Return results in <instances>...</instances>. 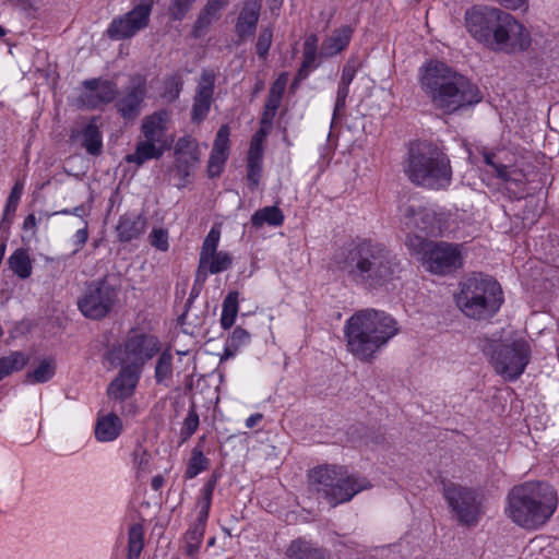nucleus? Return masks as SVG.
<instances>
[{
	"label": "nucleus",
	"mask_w": 559,
	"mask_h": 559,
	"mask_svg": "<svg viewBox=\"0 0 559 559\" xmlns=\"http://www.w3.org/2000/svg\"><path fill=\"white\" fill-rule=\"evenodd\" d=\"M333 264L349 283L367 290L386 287L401 273L396 257L383 245L371 240L343 247L334 254Z\"/></svg>",
	"instance_id": "f257e3e1"
},
{
	"label": "nucleus",
	"mask_w": 559,
	"mask_h": 559,
	"mask_svg": "<svg viewBox=\"0 0 559 559\" xmlns=\"http://www.w3.org/2000/svg\"><path fill=\"white\" fill-rule=\"evenodd\" d=\"M419 83L432 105L443 114H453L481 99L476 85L440 61H429L420 68Z\"/></svg>",
	"instance_id": "f03ea898"
},
{
	"label": "nucleus",
	"mask_w": 559,
	"mask_h": 559,
	"mask_svg": "<svg viewBox=\"0 0 559 559\" xmlns=\"http://www.w3.org/2000/svg\"><path fill=\"white\" fill-rule=\"evenodd\" d=\"M557 507V492L549 484L526 481L509 491L506 514L520 527L533 531L544 526Z\"/></svg>",
	"instance_id": "7ed1b4c3"
},
{
	"label": "nucleus",
	"mask_w": 559,
	"mask_h": 559,
	"mask_svg": "<svg viewBox=\"0 0 559 559\" xmlns=\"http://www.w3.org/2000/svg\"><path fill=\"white\" fill-rule=\"evenodd\" d=\"M397 332V322L376 309L357 311L344 325L347 350L361 361H370Z\"/></svg>",
	"instance_id": "20e7f679"
},
{
	"label": "nucleus",
	"mask_w": 559,
	"mask_h": 559,
	"mask_svg": "<svg viewBox=\"0 0 559 559\" xmlns=\"http://www.w3.org/2000/svg\"><path fill=\"white\" fill-rule=\"evenodd\" d=\"M403 171L415 186L441 190L450 186L452 167L445 153L428 143H415L408 148Z\"/></svg>",
	"instance_id": "39448f33"
},
{
	"label": "nucleus",
	"mask_w": 559,
	"mask_h": 559,
	"mask_svg": "<svg viewBox=\"0 0 559 559\" xmlns=\"http://www.w3.org/2000/svg\"><path fill=\"white\" fill-rule=\"evenodd\" d=\"M455 301L466 317L486 320L499 311L503 294L500 284L491 276L473 274L460 283Z\"/></svg>",
	"instance_id": "423d86ee"
},
{
	"label": "nucleus",
	"mask_w": 559,
	"mask_h": 559,
	"mask_svg": "<svg viewBox=\"0 0 559 559\" xmlns=\"http://www.w3.org/2000/svg\"><path fill=\"white\" fill-rule=\"evenodd\" d=\"M310 489L331 507L350 501L357 493L371 488V483L338 465H321L309 473Z\"/></svg>",
	"instance_id": "0eeeda50"
},
{
	"label": "nucleus",
	"mask_w": 559,
	"mask_h": 559,
	"mask_svg": "<svg viewBox=\"0 0 559 559\" xmlns=\"http://www.w3.org/2000/svg\"><path fill=\"white\" fill-rule=\"evenodd\" d=\"M480 348L496 373L506 381L519 379L531 360V346L524 338L513 340L509 344L484 338Z\"/></svg>",
	"instance_id": "6e6552de"
},
{
	"label": "nucleus",
	"mask_w": 559,
	"mask_h": 559,
	"mask_svg": "<svg viewBox=\"0 0 559 559\" xmlns=\"http://www.w3.org/2000/svg\"><path fill=\"white\" fill-rule=\"evenodd\" d=\"M443 497L455 520L464 526H475L484 514L483 496L476 490L449 483L443 485Z\"/></svg>",
	"instance_id": "1a4fd4ad"
},
{
	"label": "nucleus",
	"mask_w": 559,
	"mask_h": 559,
	"mask_svg": "<svg viewBox=\"0 0 559 559\" xmlns=\"http://www.w3.org/2000/svg\"><path fill=\"white\" fill-rule=\"evenodd\" d=\"M119 290L107 277L90 282L78 300L82 314L92 320L105 318L118 300Z\"/></svg>",
	"instance_id": "9d476101"
},
{
	"label": "nucleus",
	"mask_w": 559,
	"mask_h": 559,
	"mask_svg": "<svg viewBox=\"0 0 559 559\" xmlns=\"http://www.w3.org/2000/svg\"><path fill=\"white\" fill-rule=\"evenodd\" d=\"M423 249V263L433 274L448 275L463 266V245L429 241Z\"/></svg>",
	"instance_id": "9b49d317"
},
{
	"label": "nucleus",
	"mask_w": 559,
	"mask_h": 559,
	"mask_svg": "<svg viewBox=\"0 0 559 559\" xmlns=\"http://www.w3.org/2000/svg\"><path fill=\"white\" fill-rule=\"evenodd\" d=\"M154 2L155 0H141L131 11L116 16L106 31L107 36L114 40L133 37L148 25Z\"/></svg>",
	"instance_id": "f8f14e48"
},
{
	"label": "nucleus",
	"mask_w": 559,
	"mask_h": 559,
	"mask_svg": "<svg viewBox=\"0 0 559 559\" xmlns=\"http://www.w3.org/2000/svg\"><path fill=\"white\" fill-rule=\"evenodd\" d=\"M503 19L493 50L506 53H516L526 50L531 45L528 31L508 12L503 15Z\"/></svg>",
	"instance_id": "ddd939ff"
},
{
	"label": "nucleus",
	"mask_w": 559,
	"mask_h": 559,
	"mask_svg": "<svg viewBox=\"0 0 559 559\" xmlns=\"http://www.w3.org/2000/svg\"><path fill=\"white\" fill-rule=\"evenodd\" d=\"M159 352V342L155 336L135 334L124 342L120 349L121 361L142 371L144 364Z\"/></svg>",
	"instance_id": "4468645a"
},
{
	"label": "nucleus",
	"mask_w": 559,
	"mask_h": 559,
	"mask_svg": "<svg viewBox=\"0 0 559 559\" xmlns=\"http://www.w3.org/2000/svg\"><path fill=\"white\" fill-rule=\"evenodd\" d=\"M147 94L146 79L140 74L130 78L129 85L115 103L117 112L126 120L136 118Z\"/></svg>",
	"instance_id": "2eb2a0df"
},
{
	"label": "nucleus",
	"mask_w": 559,
	"mask_h": 559,
	"mask_svg": "<svg viewBox=\"0 0 559 559\" xmlns=\"http://www.w3.org/2000/svg\"><path fill=\"white\" fill-rule=\"evenodd\" d=\"M83 91L79 103L87 109H96L114 102L118 95V86L114 81L91 79L82 83Z\"/></svg>",
	"instance_id": "dca6fc26"
},
{
	"label": "nucleus",
	"mask_w": 559,
	"mask_h": 559,
	"mask_svg": "<svg viewBox=\"0 0 559 559\" xmlns=\"http://www.w3.org/2000/svg\"><path fill=\"white\" fill-rule=\"evenodd\" d=\"M215 88V73L204 70L198 82L191 108V121L200 123L207 117Z\"/></svg>",
	"instance_id": "f3484780"
},
{
	"label": "nucleus",
	"mask_w": 559,
	"mask_h": 559,
	"mask_svg": "<svg viewBox=\"0 0 559 559\" xmlns=\"http://www.w3.org/2000/svg\"><path fill=\"white\" fill-rule=\"evenodd\" d=\"M217 483V478L213 476L211 479L206 481L201 490V495L197 502L198 515L194 523L187 531L185 535V540L198 542L202 543L204 537V532L206 527V522L210 514V509L212 504L213 492Z\"/></svg>",
	"instance_id": "a211bd4d"
},
{
	"label": "nucleus",
	"mask_w": 559,
	"mask_h": 559,
	"mask_svg": "<svg viewBox=\"0 0 559 559\" xmlns=\"http://www.w3.org/2000/svg\"><path fill=\"white\" fill-rule=\"evenodd\" d=\"M493 9L488 5H475L467 9L464 15L467 32L483 45L490 39L489 26L496 21L492 15Z\"/></svg>",
	"instance_id": "6ab92c4d"
},
{
	"label": "nucleus",
	"mask_w": 559,
	"mask_h": 559,
	"mask_svg": "<svg viewBox=\"0 0 559 559\" xmlns=\"http://www.w3.org/2000/svg\"><path fill=\"white\" fill-rule=\"evenodd\" d=\"M198 141L191 135H185L175 144V168L181 178L190 176L191 168L200 162Z\"/></svg>",
	"instance_id": "aec40b11"
},
{
	"label": "nucleus",
	"mask_w": 559,
	"mask_h": 559,
	"mask_svg": "<svg viewBox=\"0 0 559 559\" xmlns=\"http://www.w3.org/2000/svg\"><path fill=\"white\" fill-rule=\"evenodd\" d=\"M141 370L133 366H122L118 376L110 382L107 395L115 401H124L133 395L139 383Z\"/></svg>",
	"instance_id": "412c9836"
},
{
	"label": "nucleus",
	"mask_w": 559,
	"mask_h": 559,
	"mask_svg": "<svg viewBox=\"0 0 559 559\" xmlns=\"http://www.w3.org/2000/svg\"><path fill=\"white\" fill-rule=\"evenodd\" d=\"M169 112L165 109L154 111L145 116L141 122L140 131L142 139L164 145H171L167 139V124L169 122Z\"/></svg>",
	"instance_id": "4be33fe9"
},
{
	"label": "nucleus",
	"mask_w": 559,
	"mask_h": 559,
	"mask_svg": "<svg viewBox=\"0 0 559 559\" xmlns=\"http://www.w3.org/2000/svg\"><path fill=\"white\" fill-rule=\"evenodd\" d=\"M261 1L246 0L239 12L235 32L240 40L251 37L255 29L260 17Z\"/></svg>",
	"instance_id": "5701e85b"
},
{
	"label": "nucleus",
	"mask_w": 559,
	"mask_h": 559,
	"mask_svg": "<svg viewBox=\"0 0 559 559\" xmlns=\"http://www.w3.org/2000/svg\"><path fill=\"white\" fill-rule=\"evenodd\" d=\"M168 150L169 145H158L155 142L140 138L135 144L134 152L128 154L124 159L127 163L135 164L140 167L148 160L159 159Z\"/></svg>",
	"instance_id": "b1692460"
},
{
	"label": "nucleus",
	"mask_w": 559,
	"mask_h": 559,
	"mask_svg": "<svg viewBox=\"0 0 559 559\" xmlns=\"http://www.w3.org/2000/svg\"><path fill=\"white\" fill-rule=\"evenodd\" d=\"M231 264L233 258L226 251L212 254L205 262H203V259H199L197 282L204 283L209 274H218L227 271L231 267Z\"/></svg>",
	"instance_id": "393cba45"
},
{
	"label": "nucleus",
	"mask_w": 559,
	"mask_h": 559,
	"mask_svg": "<svg viewBox=\"0 0 559 559\" xmlns=\"http://www.w3.org/2000/svg\"><path fill=\"white\" fill-rule=\"evenodd\" d=\"M402 222L411 230L426 233L432 225V216L425 207L405 205Z\"/></svg>",
	"instance_id": "a878e982"
},
{
	"label": "nucleus",
	"mask_w": 559,
	"mask_h": 559,
	"mask_svg": "<svg viewBox=\"0 0 559 559\" xmlns=\"http://www.w3.org/2000/svg\"><path fill=\"white\" fill-rule=\"evenodd\" d=\"M356 74V64L353 60H348L342 70L341 80L338 82L336 99L333 110V121L336 120L346 107V98L349 93V85Z\"/></svg>",
	"instance_id": "bb28decb"
},
{
	"label": "nucleus",
	"mask_w": 559,
	"mask_h": 559,
	"mask_svg": "<svg viewBox=\"0 0 559 559\" xmlns=\"http://www.w3.org/2000/svg\"><path fill=\"white\" fill-rule=\"evenodd\" d=\"M144 227L145 219L141 215L129 213L120 217L116 230L120 241L129 242L139 238L144 231Z\"/></svg>",
	"instance_id": "cd10ccee"
},
{
	"label": "nucleus",
	"mask_w": 559,
	"mask_h": 559,
	"mask_svg": "<svg viewBox=\"0 0 559 559\" xmlns=\"http://www.w3.org/2000/svg\"><path fill=\"white\" fill-rule=\"evenodd\" d=\"M286 556L288 559H329L325 549L317 547L304 538L293 540L286 549Z\"/></svg>",
	"instance_id": "c85d7f7f"
},
{
	"label": "nucleus",
	"mask_w": 559,
	"mask_h": 559,
	"mask_svg": "<svg viewBox=\"0 0 559 559\" xmlns=\"http://www.w3.org/2000/svg\"><path fill=\"white\" fill-rule=\"evenodd\" d=\"M122 431V420L114 413L99 417L95 426V437L100 442L116 440Z\"/></svg>",
	"instance_id": "c756f323"
},
{
	"label": "nucleus",
	"mask_w": 559,
	"mask_h": 559,
	"mask_svg": "<svg viewBox=\"0 0 559 559\" xmlns=\"http://www.w3.org/2000/svg\"><path fill=\"white\" fill-rule=\"evenodd\" d=\"M352 28L342 26L335 29L321 46V55L324 57H333L345 49L352 38Z\"/></svg>",
	"instance_id": "7c9ffc66"
},
{
	"label": "nucleus",
	"mask_w": 559,
	"mask_h": 559,
	"mask_svg": "<svg viewBox=\"0 0 559 559\" xmlns=\"http://www.w3.org/2000/svg\"><path fill=\"white\" fill-rule=\"evenodd\" d=\"M318 36L314 34H311L306 38L304 43L302 62L296 76L297 80L306 79L309 73L318 67Z\"/></svg>",
	"instance_id": "2f4dec72"
},
{
	"label": "nucleus",
	"mask_w": 559,
	"mask_h": 559,
	"mask_svg": "<svg viewBox=\"0 0 559 559\" xmlns=\"http://www.w3.org/2000/svg\"><path fill=\"white\" fill-rule=\"evenodd\" d=\"M284 223V214L278 206H264L253 213L251 216V224L255 228H261L264 225L278 227Z\"/></svg>",
	"instance_id": "473e14b6"
},
{
	"label": "nucleus",
	"mask_w": 559,
	"mask_h": 559,
	"mask_svg": "<svg viewBox=\"0 0 559 559\" xmlns=\"http://www.w3.org/2000/svg\"><path fill=\"white\" fill-rule=\"evenodd\" d=\"M228 3L229 0H207L195 22V28H205L214 21L218 20L221 17V12L228 5Z\"/></svg>",
	"instance_id": "72a5a7b5"
},
{
	"label": "nucleus",
	"mask_w": 559,
	"mask_h": 559,
	"mask_svg": "<svg viewBox=\"0 0 559 559\" xmlns=\"http://www.w3.org/2000/svg\"><path fill=\"white\" fill-rule=\"evenodd\" d=\"M9 266L21 278H27L32 274V262L24 249H16L9 258Z\"/></svg>",
	"instance_id": "f704fd0d"
},
{
	"label": "nucleus",
	"mask_w": 559,
	"mask_h": 559,
	"mask_svg": "<svg viewBox=\"0 0 559 559\" xmlns=\"http://www.w3.org/2000/svg\"><path fill=\"white\" fill-rule=\"evenodd\" d=\"M222 307L221 325L224 330H227L233 326L238 313V293H228Z\"/></svg>",
	"instance_id": "c9c22d12"
},
{
	"label": "nucleus",
	"mask_w": 559,
	"mask_h": 559,
	"mask_svg": "<svg viewBox=\"0 0 559 559\" xmlns=\"http://www.w3.org/2000/svg\"><path fill=\"white\" fill-rule=\"evenodd\" d=\"M83 143L82 145L85 147L86 152L91 155H98L102 152L103 142L102 134L99 132L98 127L91 122L88 123L83 132Z\"/></svg>",
	"instance_id": "e433bc0d"
},
{
	"label": "nucleus",
	"mask_w": 559,
	"mask_h": 559,
	"mask_svg": "<svg viewBox=\"0 0 559 559\" xmlns=\"http://www.w3.org/2000/svg\"><path fill=\"white\" fill-rule=\"evenodd\" d=\"M27 362V357L21 352H13L9 356L0 358V380L12 372L22 370Z\"/></svg>",
	"instance_id": "4c0bfd02"
},
{
	"label": "nucleus",
	"mask_w": 559,
	"mask_h": 559,
	"mask_svg": "<svg viewBox=\"0 0 559 559\" xmlns=\"http://www.w3.org/2000/svg\"><path fill=\"white\" fill-rule=\"evenodd\" d=\"M143 546V527L141 524L134 523L128 532V559H139Z\"/></svg>",
	"instance_id": "58836bf2"
},
{
	"label": "nucleus",
	"mask_w": 559,
	"mask_h": 559,
	"mask_svg": "<svg viewBox=\"0 0 559 559\" xmlns=\"http://www.w3.org/2000/svg\"><path fill=\"white\" fill-rule=\"evenodd\" d=\"M173 374V355L169 350H165L160 354L157 359L155 367V380L158 384H165L167 380L171 378Z\"/></svg>",
	"instance_id": "ea45409f"
},
{
	"label": "nucleus",
	"mask_w": 559,
	"mask_h": 559,
	"mask_svg": "<svg viewBox=\"0 0 559 559\" xmlns=\"http://www.w3.org/2000/svg\"><path fill=\"white\" fill-rule=\"evenodd\" d=\"M207 466L209 460L204 456L202 450L195 447L192 450L185 475L187 478L192 479L201 472L205 471Z\"/></svg>",
	"instance_id": "a19ab883"
},
{
	"label": "nucleus",
	"mask_w": 559,
	"mask_h": 559,
	"mask_svg": "<svg viewBox=\"0 0 559 559\" xmlns=\"http://www.w3.org/2000/svg\"><path fill=\"white\" fill-rule=\"evenodd\" d=\"M55 370L51 361L43 360L33 372L26 374V380L29 383H45L53 377Z\"/></svg>",
	"instance_id": "79ce46f5"
},
{
	"label": "nucleus",
	"mask_w": 559,
	"mask_h": 559,
	"mask_svg": "<svg viewBox=\"0 0 559 559\" xmlns=\"http://www.w3.org/2000/svg\"><path fill=\"white\" fill-rule=\"evenodd\" d=\"M183 81L179 74H173L168 76L164 82V92L162 97L167 103H173L177 100L182 91Z\"/></svg>",
	"instance_id": "37998d69"
},
{
	"label": "nucleus",
	"mask_w": 559,
	"mask_h": 559,
	"mask_svg": "<svg viewBox=\"0 0 559 559\" xmlns=\"http://www.w3.org/2000/svg\"><path fill=\"white\" fill-rule=\"evenodd\" d=\"M221 238V231L216 227H212L209 234L206 235L200 252V258L203 259V262L206 261L212 254L218 253L217 247Z\"/></svg>",
	"instance_id": "c03bdc74"
},
{
	"label": "nucleus",
	"mask_w": 559,
	"mask_h": 559,
	"mask_svg": "<svg viewBox=\"0 0 559 559\" xmlns=\"http://www.w3.org/2000/svg\"><path fill=\"white\" fill-rule=\"evenodd\" d=\"M281 102L282 96L269 93L264 110L261 117V124L272 128L273 119L276 115L278 107L281 106Z\"/></svg>",
	"instance_id": "a18cd8bd"
},
{
	"label": "nucleus",
	"mask_w": 559,
	"mask_h": 559,
	"mask_svg": "<svg viewBox=\"0 0 559 559\" xmlns=\"http://www.w3.org/2000/svg\"><path fill=\"white\" fill-rule=\"evenodd\" d=\"M200 424L199 415L195 411V406L191 405L187 417L183 420L182 428L180 435L183 440L189 439L198 429Z\"/></svg>",
	"instance_id": "49530a36"
},
{
	"label": "nucleus",
	"mask_w": 559,
	"mask_h": 559,
	"mask_svg": "<svg viewBox=\"0 0 559 559\" xmlns=\"http://www.w3.org/2000/svg\"><path fill=\"white\" fill-rule=\"evenodd\" d=\"M506 14H507V12H504L498 8L493 9L492 15H493V20H496V21L492 23V26H489L488 32L490 33V39L488 41H484V46H486L487 48H490L491 50H493L496 40L498 38V34L500 31V25H502V20H504L503 15H506Z\"/></svg>",
	"instance_id": "de8ad7c7"
},
{
	"label": "nucleus",
	"mask_w": 559,
	"mask_h": 559,
	"mask_svg": "<svg viewBox=\"0 0 559 559\" xmlns=\"http://www.w3.org/2000/svg\"><path fill=\"white\" fill-rule=\"evenodd\" d=\"M150 243L159 251H167L169 248L168 231L163 228H154L150 236Z\"/></svg>",
	"instance_id": "09e8293b"
},
{
	"label": "nucleus",
	"mask_w": 559,
	"mask_h": 559,
	"mask_svg": "<svg viewBox=\"0 0 559 559\" xmlns=\"http://www.w3.org/2000/svg\"><path fill=\"white\" fill-rule=\"evenodd\" d=\"M228 157L227 152L212 150L209 159V173L210 176H217L222 171V167Z\"/></svg>",
	"instance_id": "8fccbe9b"
},
{
	"label": "nucleus",
	"mask_w": 559,
	"mask_h": 559,
	"mask_svg": "<svg viewBox=\"0 0 559 559\" xmlns=\"http://www.w3.org/2000/svg\"><path fill=\"white\" fill-rule=\"evenodd\" d=\"M24 185L21 181L15 182L13 186L11 193L8 198L5 210H4V217H7L10 214H14L16 211L19 201L21 199V195L23 193Z\"/></svg>",
	"instance_id": "3c124183"
},
{
	"label": "nucleus",
	"mask_w": 559,
	"mask_h": 559,
	"mask_svg": "<svg viewBox=\"0 0 559 559\" xmlns=\"http://www.w3.org/2000/svg\"><path fill=\"white\" fill-rule=\"evenodd\" d=\"M150 453L143 448L139 447L133 452V464L139 473L150 472Z\"/></svg>",
	"instance_id": "603ef678"
},
{
	"label": "nucleus",
	"mask_w": 559,
	"mask_h": 559,
	"mask_svg": "<svg viewBox=\"0 0 559 559\" xmlns=\"http://www.w3.org/2000/svg\"><path fill=\"white\" fill-rule=\"evenodd\" d=\"M262 173V160H247V179L253 190L259 185Z\"/></svg>",
	"instance_id": "864d4df0"
},
{
	"label": "nucleus",
	"mask_w": 559,
	"mask_h": 559,
	"mask_svg": "<svg viewBox=\"0 0 559 559\" xmlns=\"http://www.w3.org/2000/svg\"><path fill=\"white\" fill-rule=\"evenodd\" d=\"M272 43V31L270 28L261 29L258 41L255 44L257 55L264 58L270 49Z\"/></svg>",
	"instance_id": "5fc2aeb1"
},
{
	"label": "nucleus",
	"mask_w": 559,
	"mask_h": 559,
	"mask_svg": "<svg viewBox=\"0 0 559 559\" xmlns=\"http://www.w3.org/2000/svg\"><path fill=\"white\" fill-rule=\"evenodd\" d=\"M229 134L230 130L227 124H223L215 136L212 150L227 152L229 150Z\"/></svg>",
	"instance_id": "6e6d98bb"
},
{
	"label": "nucleus",
	"mask_w": 559,
	"mask_h": 559,
	"mask_svg": "<svg viewBox=\"0 0 559 559\" xmlns=\"http://www.w3.org/2000/svg\"><path fill=\"white\" fill-rule=\"evenodd\" d=\"M250 333L245 329L237 326L233 331L231 335L227 340L234 349H239L241 346L247 345L250 342Z\"/></svg>",
	"instance_id": "4d7b16f0"
},
{
	"label": "nucleus",
	"mask_w": 559,
	"mask_h": 559,
	"mask_svg": "<svg viewBox=\"0 0 559 559\" xmlns=\"http://www.w3.org/2000/svg\"><path fill=\"white\" fill-rule=\"evenodd\" d=\"M195 0H173L169 13L174 20H181Z\"/></svg>",
	"instance_id": "13d9d810"
},
{
	"label": "nucleus",
	"mask_w": 559,
	"mask_h": 559,
	"mask_svg": "<svg viewBox=\"0 0 559 559\" xmlns=\"http://www.w3.org/2000/svg\"><path fill=\"white\" fill-rule=\"evenodd\" d=\"M263 157V146L261 144V138L259 134H254L248 153L247 160H262Z\"/></svg>",
	"instance_id": "bf43d9fd"
},
{
	"label": "nucleus",
	"mask_w": 559,
	"mask_h": 559,
	"mask_svg": "<svg viewBox=\"0 0 559 559\" xmlns=\"http://www.w3.org/2000/svg\"><path fill=\"white\" fill-rule=\"evenodd\" d=\"M88 239L87 221L83 219V226L74 234L75 252L82 249Z\"/></svg>",
	"instance_id": "052dcab7"
},
{
	"label": "nucleus",
	"mask_w": 559,
	"mask_h": 559,
	"mask_svg": "<svg viewBox=\"0 0 559 559\" xmlns=\"http://www.w3.org/2000/svg\"><path fill=\"white\" fill-rule=\"evenodd\" d=\"M286 83H287V76L286 74H281L272 84L271 88H270V94H273V95H278V96H282L283 97V94L285 92V88H286Z\"/></svg>",
	"instance_id": "680f3d73"
},
{
	"label": "nucleus",
	"mask_w": 559,
	"mask_h": 559,
	"mask_svg": "<svg viewBox=\"0 0 559 559\" xmlns=\"http://www.w3.org/2000/svg\"><path fill=\"white\" fill-rule=\"evenodd\" d=\"M492 158H493V155H492V154L487 153V154H485V155H484L485 163H486L487 165L492 166V167L496 169L497 176H498L499 178H502V179H504V180H508V179H509V176H508V169H507V167H506V166H503V165H496V164L493 163V159H492Z\"/></svg>",
	"instance_id": "e2e57ef3"
},
{
	"label": "nucleus",
	"mask_w": 559,
	"mask_h": 559,
	"mask_svg": "<svg viewBox=\"0 0 559 559\" xmlns=\"http://www.w3.org/2000/svg\"><path fill=\"white\" fill-rule=\"evenodd\" d=\"M185 543H186V546H185L186 555L188 557H190L191 559H195L199 554L202 543L190 542V540H185Z\"/></svg>",
	"instance_id": "0e129e2a"
},
{
	"label": "nucleus",
	"mask_w": 559,
	"mask_h": 559,
	"mask_svg": "<svg viewBox=\"0 0 559 559\" xmlns=\"http://www.w3.org/2000/svg\"><path fill=\"white\" fill-rule=\"evenodd\" d=\"M501 5L506 7L507 9L516 10L524 4H526L527 0H496Z\"/></svg>",
	"instance_id": "69168bd1"
},
{
	"label": "nucleus",
	"mask_w": 559,
	"mask_h": 559,
	"mask_svg": "<svg viewBox=\"0 0 559 559\" xmlns=\"http://www.w3.org/2000/svg\"><path fill=\"white\" fill-rule=\"evenodd\" d=\"M90 210L86 205L81 204L71 210V215L80 217L82 221L88 215Z\"/></svg>",
	"instance_id": "338daca9"
},
{
	"label": "nucleus",
	"mask_w": 559,
	"mask_h": 559,
	"mask_svg": "<svg viewBox=\"0 0 559 559\" xmlns=\"http://www.w3.org/2000/svg\"><path fill=\"white\" fill-rule=\"evenodd\" d=\"M36 224H37V221H36V217L34 214H29L25 217L24 219V223H23V229L24 230H35L36 228Z\"/></svg>",
	"instance_id": "774afa93"
}]
</instances>
